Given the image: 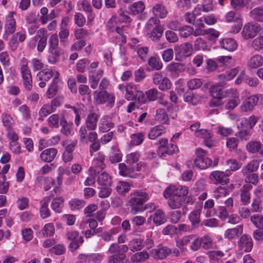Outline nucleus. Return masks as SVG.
<instances>
[{
    "mask_svg": "<svg viewBox=\"0 0 263 263\" xmlns=\"http://www.w3.org/2000/svg\"><path fill=\"white\" fill-rule=\"evenodd\" d=\"M184 100L193 105H197L199 103V99L195 97L192 91H186L183 96Z\"/></svg>",
    "mask_w": 263,
    "mask_h": 263,
    "instance_id": "3c124183",
    "label": "nucleus"
},
{
    "mask_svg": "<svg viewBox=\"0 0 263 263\" xmlns=\"http://www.w3.org/2000/svg\"><path fill=\"white\" fill-rule=\"evenodd\" d=\"M67 238L70 243L69 245V248L71 252L76 251L79 247L80 243L83 242V238L82 236H80L79 233L76 231H71L67 233Z\"/></svg>",
    "mask_w": 263,
    "mask_h": 263,
    "instance_id": "1a4fd4ad",
    "label": "nucleus"
},
{
    "mask_svg": "<svg viewBox=\"0 0 263 263\" xmlns=\"http://www.w3.org/2000/svg\"><path fill=\"white\" fill-rule=\"evenodd\" d=\"M55 71L50 69H45L37 73V77L41 81H48L52 77H55Z\"/></svg>",
    "mask_w": 263,
    "mask_h": 263,
    "instance_id": "79ce46f5",
    "label": "nucleus"
},
{
    "mask_svg": "<svg viewBox=\"0 0 263 263\" xmlns=\"http://www.w3.org/2000/svg\"><path fill=\"white\" fill-rule=\"evenodd\" d=\"M180 35L182 37H187L194 32V28L189 25H185L181 27L179 30Z\"/></svg>",
    "mask_w": 263,
    "mask_h": 263,
    "instance_id": "052dcab7",
    "label": "nucleus"
},
{
    "mask_svg": "<svg viewBox=\"0 0 263 263\" xmlns=\"http://www.w3.org/2000/svg\"><path fill=\"white\" fill-rule=\"evenodd\" d=\"M145 8V4L142 1L135 2L130 6V11L134 15L142 13Z\"/></svg>",
    "mask_w": 263,
    "mask_h": 263,
    "instance_id": "de8ad7c7",
    "label": "nucleus"
},
{
    "mask_svg": "<svg viewBox=\"0 0 263 263\" xmlns=\"http://www.w3.org/2000/svg\"><path fill=\"white\" fill-rule=\"evenodd\" d=\"M149 257V253L146 251H141L134 254L131 259L134 262H139L147 259Z\"/></svg>",
    "mask_w": 263,
    "mask_h": 263,
    "instance_id": "09e8293b",
    "label": "nucleus"
},
{
    "mask_svg": "<svg viewBox=\"0 0 263 263\" xmlns=\"http://www.w3.org/2000/svg\"><path fill=\"white\" fill-rule=\"evenodd\" d=\"M79 136L80 141L84 144L88 142L91 143L90 145V153L92 150L93 152H97L99 149L100 144L97 142L98 139V135L95 132H89L87 133V130L84 126L80 127L79 129Z\"/></svg>",
    "mask_w": 263,
    "mask_h": 263,
    "instance_id": "7ed1b4c3",
    "label": "nucleus"
},
{
    "mask_svg": "<svg viewBox=\"0 0 263 263\" xmlns=\"http://www.w3.org/2000/svg\"><path fill=\"white\" fill-rule=\"evenodd\" d=\"M220 44L222 48L230 51L235 50L237 47V43L231 38L223 39L220 41Z\"/></svg>",
    "mask_w": 263,
    "mask_h": 263,
    "instance_id": "393cba45",
    "label": "nucleus"
},
{
    "mask_svg": "<svg viewBox=\"0 0 263 263\" xmlns=\"http://www.w3.org/2000/svg\"><path fill=\"white\" fill-rule=\"evenodd\" d=\"M243 232L242 225L237 226L236 227L229 229L225 231L224 236L229 239L235 238L238 234H241Z\"/></svg>",
    "mask_w": 263,
    "mask_h": 263,
    "instance_id": "7c9ffc66",
    "label": "nucleus"
},
{
    "mask_svg": "<svg viewBox=\"0 0 263 263\" xmlns=\"http://www.w3.org/2000/svg\"><path fill=\"white\" fill-rule=\"evenodd\" d=\"M49 52L51 54H58L61 52L59 48V38L57 34L51 35L49 39Z\"/></svg>",
    "mask_w": 263,
    "mask_h": 263,
    "instance_id": "4be33fe9",
    "label": "nucleus"
},
{
    "mask_svg": "<svg viewBox=\"0 0 263 263\" xmlns=\"http://www.w3.org/2000/svg\"><path fill=\"white\" fill-rule=\"evenodd\" d=\"M47 38L46 36L36 35L32 37L29 43V46L31 49H34L36 46L39 52H42L47 45Z\"/></svg>",
    "mask_w": 263,
    "mask_h": 263,
    "instance_id": "9b49d317",
    "label": "nucleus"
},
{
    "mask_svg": "<svg viewBox=\"0 0 263 263\" xmlns=\"http://www.w3.org/2000/svg\"><path fill=\"white\" fill-rule=\"evenodd\" d=\"M175 189L172 187L170 189H165L163 192V196L165 199H168L167 204L171 209H178L183 204H188L192 201V196H187L182 199L175 194Z\"/></svg>",
    "mask_w": 263,
    "mask_h": 263,
    "instance_id": "f257e3e1",
    "label": "nucleus"
},
{
    "mask_svg": "<svg viewBox=\"0 0 263 263\" xmlns=\"http://www.w3.org/2000/svg\"><path fill=\"white\" fill-rule=\"evenodd\" d=\"M210 92L213 98H223V88L221 86H213L210 88Z\"/></svg>",
    "mask_w": 263,
    "mask_h": 263,
    "instance_id": "5fc2aeb1",
    "label": "nucleus"
},
{
    "mask_svg": "<svg viewBox=\"0 0 263 263\" xmlns=\"http://www.w3.org/2000/svg\"><path fill=\"white\" fill-rule=\"evenodd\" d=\"M258 101L259 96L257 95H254L247 97L240 106L241 110L245 112L252 110L254 107L258 103Z\"/></svg>",
    "mask_w": 263,
    "mask_h": 263,
    "instance_id": "ddd939ff",
    "label": "nucleus"
},
{
    "mask_svg": "<svg viewBox=\"0 0 263 263\" xmlns=\"http://www.w3.org/2000/svg\"><path fill=\"white\" fill-rule=\"evenodd\" d=\"M195 237L193 235L185 236L180 240L176 241V246L180 249H183V247L187 245Z\"/></svg>",
    "mask_w": 263,
    "mask_h": 263,
    "instance_id": "0e129e2a",
    "label": "nucleus"
},
{
    "mask_svg": "<svg viewBox=\"0 0 263 263\" xmlns=\"http://www.w3.org/2000/svg\"><path fill=\"white\" fill-rule=\"evenodd\" d=\"M172 187H174L176 191L175 193L174 192L175 194H176L181 198L183 199L186 197L191 196L190 195H188L189 189L187 186L183 185L176 186L175 185H171L166 189H170Z\"/></svg>",
    "mask_w": 263,
    "mask_h": 263,
    "instance_id": "f704fd0d",
    "label": "nucleus"
},
{
    "mask_svg": "<svg viewBox=\"0 0 263 263\" xmlns=\"http://www.w3.org/2000/svg\"><path fill=\"white\" fill-rule=\"evenodd\" d=\"M122 154L119 150H114L110 155L109 159L111 163L120 162L122 160Z\"/></svg>",
    "mask_w": 263,
    "mask_h": 263,
    "instance_id": "69168bd1",
    "label": "nucleus"
},
{
    "mask_svg": "<svg viewBox=\"0 0 263 263\" xmlns=\"http://www.w3.org/2000/svg\"><path fill=\"white\" fill-rule=\"evenodd\" d=\"M241 201L243 205H247L250 201V194L249 190L246 188L245 185L240 191Z\"/></svg>",
    "mask_w": 263,
    "mask_h": 263,
    "instance_id": "864d4df0",
    "label": "nucleus"
},
{
    "mask_svg": "<svg viewBox=\"0 0 263 263\" xmlns=\"http://www.w3.org/2000/svg\"><path fill=\"white\" fill-rule=\"evenodd\" d=\"M72 124L68 123L66 118L61 122L60 126H61V133L66 136L71 135V126Z\"/></svg>",
    "mask_w": 263,
    "mask_h": 263,
    "instance_id": "e2e57ef3",
    "label": "nucleus"
},
{
    "mask_svg": "<svg viewBox=\"0 0 263 263\" xmlns=\"http://www.w3.org/2000/svg\"><path fill=\"white\" fill-rule=\"evenodd\" d=\"M196 158L194 159V164L201 169H205L212 165V161L205 156V151L201 148L196 150Z\"/></svg>",
    "mask_w": 263,
    "mask_h": 263,
    "instance_id": "423d86ee",
    "label": "nucleus"
},
{
    "mask_svg": "<svg viewBox=\"0 0 263 263\" xmlns=\"http://www.w3.org/2000/svg\"><path fill=\"white\" fill-rule=\"evenodd\" d=\"M240 102L238 97H234L230 99L225 105L226 109L232 110L235 108Z\"/></svg>",
    "mask_w": 263,
    "mask_h": 263,
    "instance_id": "338daca9",
    "label": "nucleus"
},
{
    "mask_svg": "<svg viewBox=\"0 0 263 263\" xmlns=\"http://www.w3.org/2000/svg\"><path fill=\"white\" fill-rule=\"evenodd\" d=\"M95 99L99 103H107L108 106H112L114 102L115 98L109 95L105 90H101L99 92L95 91Z\"/></svg>",
    "mask_w": 263,
    "mask_h": 263,
    "instance_id": "f8f14e48",
    "label": "nucleus"
},
{
    "mask_svg": "<svg viewBox=\"0 0 263 263\" xmlns=\"http://www.w3.org/2000/svg\"><path fill=\"white\" fill-rule=\"evenodd\" d=\"M147 64L152 70H159L162 68L163 66L160 59L156 57H151L148 59Z\"/></svg>",
    "mask_w": 263,
    "mask_h": 263,
    "instance_id": "a19ab883",
    "label": "nucleus"
},
{
    "mask_svg": "<svg viewBox=\"0 0 263 263\" xmlns=\"http://www.w3.org/2000/svg\"><path fill=\"white\" fill-rule=\"evenodd\" d=\"M258 166L259 161L257 160H254L247 164L246 165L241 169V173L242 175L253 173L258 170Z\"/></svg>",
    "mask_w": 263,
    "mask_h": 263,
    "instance_id": "cd10ccee",
    "label": "nucleus"
},
{
    "mask_svg": "<svg viewBox=\"0 0 263 263\" xmlns=\"http://www.w3.org/2000/svg\"><path fill=\"white\" fill-rule=\"evenodd\" d=\"M201 214V209H196L189 215V218L192 223V227L194 229L198 228L200 222V216Z\"/></svg>",
    "mask_w": 263,
    "mask_h": 263,
    "instance_id": "473e14b6",
    "label": "nucleus"
},
{
    "mask_svg": "<svg viewBox=\"0 0 263 263\" xmlns=\"http://www.w3.org/2000/svg\"><path fill=\"white\" fill-rule=\"evenodd\" d=\"M65 118V116L63 114H53L48 118V124L51 128H58Z\"/></svg>",
    "mask_w": 263,
    "mask_h": 263,
    "instance_id": "412c9836",
    "label": "nucleus"
},
{
    "mask_svg": "<svg viewBox=\"0 0 263 263\" xmlns=\"http://www.w3.org/2000/svg\"><path fill=\"white\" fill-rule=\"evenodd\" d=\"M229 174L224 172L216 171L212 172L209 177L211 181L216 184L225 185L229 182Z\"/></svg>",
    "mask_w": 263,
    "mask_h": 263,
    "instance_id": "9d476101",
    "label": "nucleus"
},
{
    "mask_svg": "<svg viewBox=\"0 0 263 263\" xmlns=\"http://www.w3.org/2000/svg\"><path fill=\"white\" fill-rule=\"evenodd\" d=\"M128 247L133 252L140 251L143 247V240L141 238H133L128 242Z\"/></svg>",
    "mask_w": 263,
    "mask_h": 263,
    "instance_id": "bb28decb",
    "label": "nucleus"
},
{
    "mask_svg": "<svg viewBox=\"0 0 263 263\" xmlns=\"http://www.w3.org/2000/svg\"><path fill=\"white\" fill-rule=\"evenodd\" d=\"M245 176V181L246 183L256 185L259 181L258 176L255 173H248L247 175H243Z\"/></svg>",
    "mask_w": 263,
    "mask_h": 263,
    "instance_id": "13d9d810",
    "label": "nucleus"
},
{
    "mask_svg": "<svg viewBox=\"0 0 263 263\" xmlns=\"http://www.w3.org/2000/svg\"><path fill=\"white\" fill-rule=\"evenodd\" d=\"M184 69V65L180 63L173 62L168 64L166 67V70L167 71L174 73L182 72Z\"/></svg>",
    "mask_w": 263,
    "mask_h": 263,
    "instance_id": "ea45409f",
    "label": "nucleus"
},
{
    "mask_svg": "<svg viewBox=\"0 0 263 263\" xmlns=\"http://www.w3.org/2000/svg\"><path fill=\"white\" fill-rule=\"evenodd\" d=\"M85 205V202L81 199H72L69 202V205L71 210H78L83 208Z\"/></svg>",
    "mask_w": 263,
    "mask_h": 263,
    "instance_id": "6e6d98bb",
    "label": "nucleus"
},
{
    "mask_svg": "<svg viewBox=\"0 0 263 263\" xmlns=\"http://www.w3.org/2000/svg\"><path fill=\"white\" fill-rule=\"evenodd\" d=\"M2 120L4 126L10 130L14 124L13 118L10 115L4 113L2 115Z\"/></svg>",
    "mask_w": 263,
    "mask_h": 263,
    "instance_id": "4d7b16f0",
    "label": "nucleus"
},
{
    "mask_svg": "<svg viewBox=\"0 0 263 263\" xmlns=\"http://www.w3.org/2000/svg\"><path fill=\"white\" fill-rule=\"evenodd\" d=\"M238 247L240 251L249 252L253 248V241L250 236L244 234L242 235L238 241Z\"/></svg>",
    "mask_w": 263,
    "mask_h": 263,
    "instance_id": "4468645a",
    "label": "nucleus"
},
{
    "mask_svg": "<svg viewBox=\"0 0 263 263\" xmlns=\"http://www.w3.org/2000/svg\"><path fill=\"white\" fill-rule=\"evenodd\" d=\"M164 29L163 26L159 24L153 28L150 34V37L152 40H159L162 36Z\"/></svg>",
    "mask_w": 263,
    "mask_h": 263,
    "instance_id": "a18cd8bd",
    "label": "nucleus"
},
{
    "mask_svg": "<svg viewBox=\"0 0 263 263\" xmlns=\"http://www.w3.org/2000/svg\"><path fill=\"white\" fill-rule=\"evenodd\" d=\"M153 83L158 85L160 90L165 91L168 90L171 87V83L170 80L166 77L158 72L154 73L152 75Z\"/></svg>",
    "mask_w": 263,
    "mask_h": 263,
    "instance_id": "0eeeda50",
    "label": "nucleus"
},
{
    "mask_svg": "<svg viewBox=\"0 0 263 263\" xmlns=\"http://www.w3.org/2000/svg\"><path fill=\"white\" fill-rule=\"evenodd\" d=\"M50 200V197H46L41 201L42 206L40 210V214L43 219L46 218L50 215V210L47 205Z\"/></svg>",
    "mask_w": 263,
    "mask_h": 263,
    "instance_id": "c9c22d12",
    "label": "nucleus"
},
{
    "mask_svg": "<svg viewBox=\"0 0 263 263\" xmlns=\"http://www.w3.org/2000/svg\"><path fill=\"white\" fill-rule=\"evenodd\" d=\"M172 252V250L166 246H162L158 249H153L150 252L152 256L155 259H165Z\"/></svg>",
    "mask_w": 263,
    "mask_h": 263,
    "instance_id": "2eb2a0df",
    "label": "nucleus"
},
{
    "mask_svg": "<svg viewBox=\"0 0 263 263\" xmlns=\"http://www.w3.org/2000/svg\"><path fill=\"white\" fill-rule=\"evenodd\" d=\"M20 69L25 88L29 91L32 87V77L31 71L28 66L27 60L24 58L21 60Z\"/></svg>",
    "mask_w": 263,
    "mask_h": 263,
    "instance_id": "39448f33",
    "label": "nucleus"
},
{
    "mask_svg": "<svg viewBox=\"0 0 263 263\" xmlns=\"http://www.w3.org/2000/svg\"><path fill=\"white\" fill-rule=\"evenodd\" d=\"M250 15L252 18L259 22H263V9L260 7L254 8L250 11Z\"/></svg>",
    "mask_w": 263,
    "mask_h": 263,
    "instance_id": "c03bdc74",
    "label": "nucleus"
},
{
    "mask_svg": "<svg viewBox=\"0 0 263 263\" xmlns=\"http://www.w3.org/2000/svg\"><path fill=\"white\" fill-rule=\"evenodd\" d=\"M262 146V144L260 141L253 140L247 144L246 149L250 153H257L261 149Z\"/></svg>",
    "mask_w": 263,
    "mask_h": 263,
    "instance_id": "58836bf2",
    "label": "nucleus"
},
{
    "mask_svg": "<svg viewBox=\"0 0 263 263\" xmlns=\"http://www.w3.org/2000/svg\"><path fill=\"white\" fill-rule=\"evenodd\" d=\"M258 25L257 24L248 23L246 24L242 31V35L246 40L253 38L258 32Z\"/></svg>",
    "mask_w": 263,
    "mask_h": 263,
    "instance_id": "dca6fc26",
    "label": "nucleus"
},
{
    "mask_svg": "<svg viewBox=\"0 0 263 263\" xmlns=\"http://www.w3.org/2000/svg\"><path fill=\"white\" fill-rule=\"evenodd\" d=\"M252 48L255 51H259L263 48V36H258L254 39L252 44Z\"/></svg>",
    "mask_w": 263,
    "mask_h": 263,
    "instance_id": "774afa93",
    "label": "nucleus"
},
{
    "mask_svg": "<svg viewBox=\"0 0 263 263\" xmlns=\"http://www.w3.org/2000/svg\"><path fill=\"white\" fill-rule=\"evenodd\" d=\"M251 0H230L232 9L236 11H240L247 7Z\"/></svg>",
    "mask_w": 263,
    "mask_h": 263,
    "instance_id": "c756f323",
    "label": "nucleus"
},
{
    "mask_svg": "<svg viewBox=\"0 0 263 263\" xmlns=\"http://www.w3.org/2000/svg\"><path fill=\"white\" fill-rule=\"evenodd\" d=\"M153 222L157 226L163 224L166 221L164 213L160 209L156 210L153 217Z\"/></svg>",
    "mask_w": 263,
    "mask_h": 263,
    "instance_id": "e433bc0d",
    "label": "nucleus"
},
{
    "mask_svg": "<svg viewBox=\"0 0 263 263\" xmlns=\"http://www.w3.org/2000/svg\"><path fill=\"white\" fill-rule=\"evenodd\" d=\"M119 174L123 176L132 177L133 168L128 167L124 163L119 164Z\"/></svg>",
    "mask_w": 263,
    "mask_h": 263,
    "instance_id": "8fccbe9b",
    "label": "nucleus"
},
{
    "mask_svg": "<svg viewBox=\"0 0 263 263\" xmlns=\"http://www.w3.org/2000/svg\"><path fill=\"white\" fill-rule=\"evenodd\" d=\"M177 146L176 145L173 144H169V145L165 147L164 149L158 150V154L161 158H163L165 157L167 155H173L175 152Z\"/></svg>",
    "mask_w": 263,
    "mask_h": 263,
    "instance_id": "49530a36",
    "label": "nucleus"
},
{
    "mask_svg": "<svg viewBox=\"0 0 263 263\" xmlns=\"http://www.w3.org/2000/svg\"><path fill=\"white\" fill-rule=\"evenodd\" d=\"M36 183L39 184L41 186H43L45 191H48L51 186L48 185V183H51L52 185L55 184V180L50 177H45L43 176H39L36 178Z\"/></svg>",
    "mask_w": 263,
    "mask_h": 263,
    "instance_id": "c85d7f7f",
    "label": "nucleus"
},
{
    "mask_svg": "<svg viewBox=\"0 0 263 263\" xmlns=\"http://www.w3.org/2000/svg\"><path fill=\"white\" fill-rule=\"evenodd\" d=\"M175 51L180 57H187L190 56L193 51L192 44L190 43H185L184 44L177 46L175 47Z\"/></svg>",
    "mask_w": 263,
    "mask_h": 263,
    "instance_id": "6ab92c4d",
    "label": "nucleus"
},
{
    "mask_svg": "<svg viewBox=\"0 0 263 263\" xmlns=\"http://www.w3.org/2000/svg\"><path fill=\"white\" fill-rule=\"evenodd\" d=\"M156 117L158 120L163 123L168 124V117L164 109L159 108L156 110Z\"/></svg>",
    "mask_w": 263,
    "mask_h": 263,
    "instance_id": "603ef678",
    "label": "nucleus"
},
{
    "mask_svg": "<svg viewBox=\"0 0 263 263\" xmlns=\"http://www.w3.org/2000/svg\"><path fill=\"white\" fill-rule=\"evenodd\" d=\"M66 25V20L65 19H63L61 25V30L59 33L61 44L63 45L64 46H65L68 44V37L69 35V31L65 28Z\"/></svg>",
    "mask_w": 263,
    "mask_h": 263,
    "instance_id": "5701e85b",
    "label": "nucleus"
},
{
    "mask_svg": "<svg viewBox=\"0 0 263 263\" xmlns=\"http://www.w3.org/2000/svg\"><path fill=\"white\" fill-rule=\"evenodd\" d=\"M165 132V127L163 125H156L151 129L148 136L150 139L155 140Z\"/></svg>",
    "mask_w": 263,
    "mask_h": 263,
    "instance_id": "a878e982",
    "label": "nucleus"
},
{
    "mask_svg": "<svg viewBox=\"0 0 263 263\" xmlns=\"http://www.w3.org/2000/svg\"><path fill=\"white\" fill-rule=\"evenodd\" d=\"M58 151L55 148H47L41 153L40 158L44 162H51L54 159Z\"/></svg>",
    "mask_w": 263,
    "mask_h": 263,
    "instance_id": "aec40b11",
    "label": "nucleus"
},
{
    "mask_svg": "<svg viewBox=\"0 0 263 263\" xmlns=\"http://www.w3.org/2000/svg\"><path fill=\"white\" fill-rule=\"evenodd\" d=\"M263 64V57L259 54H255L250 58L248 66L251 68H257Z\"/></svg>",
    "mask_w": 263,
    "mask_h": 263,
    "instance_id": "2f4dec72",
    "label": "nucleus"
},
{
    "mask_svg": "<svg viewBox=\"0 0 263 263\" xmlns=\"http://www.w3.org/2000/svg\"><path fill=\"white\" fill-rule=\"evenodd\" d=\"M152 12L154 15V17L161 18H165L168 11L166 8L161 4H157L155 5L152 9Z\"/></svg>",
    "mask_w": 263,
    "mask_h": 263,
    "instance_id": "b1692460",
    "label": "nucleus"
},
{
    "mask_svg": "<svg viewBox=\"0 0 263 263\" xmlns=\"http://www.w3.org/2000/svg\"><path fill=\"white\" fill-rule=\"evenodd\" d=\"M216 61L220 65L225 67H230L233 64L232 59L230 56H220L216 59Z\"/></svg>",
    "mask_w": 263,
    "mask_h": 263,
    "instance_id": "bf43d9fd",
    "label": "nucleus"
},
{
    "mask_svg": "<svg viewBox=\"0 0 263 263\" xmlns=\"http://www.w3.org/2000/svg\"><path fill=\"white\" fill-rule=\"evenodd\" d=\"M59 73L58 71H55V77L53 78L52 83L46 92V96L49 99L54 97L60 89L59 83L60 81L59 79Z\"/></svg>",
    "mask_w": 263,
    "mask_h": 263,
    "instance_id": "a211bd4d",
    "label": "nucleus"
},
{
    "mask_svg": "<svg viewBox=\"0 0 263 263\" xmlns=\"http://www.w3.org/2000/svg\"><path fill=\"white\" fill-rule=\"evenodd\" d=\"M14 14L15 12L11 11L7 16L5 24V33L3 35V39L5 40H8L9 34H12L15 31L16 25L15 20L13 18Z\"/></svg>",
    "mask_w": 263,
    "mask_h": 263,
    "instance_id": "6e6552de",
    "label": "nucleus"
},
{
    "mask_svg": "<svg viewBox=\"0 0 263 263\" xmlns=\"http://www.w3.org/2000/svg\"><path fill=\"white\" fill-rule=\"evenodd\" d=\"M97 182L101 186H108L112 184L111 177L105 172H102L98 176Z\"/></svg>",
    "mask_w": 263,
    "mask_h": 263,
    "instance_id": "72a5a7b5",
    "label": "nucleus"
},
{
    "mask_svg": "<svg viewBox=\"0 0 263 263\" xmlns=\"http://www.w3.org/2000/svg\"><path fill=\"white\" fill-rule=\"evenodd\" d=\"M226 166L228 171H236L241 167V163L234 159H228L226 162Z\"/></svg>",
    "mask_w": 263,
    "mask_h": 263,
    "instance_id": "37998d69",
    "label": "nucleus"
},
{
    "mask_svg": "<svg viewBox=\"0 0 263 263\" xmlns=\"http://www.w3.org/2000/svg\"><path fill=\"white\" fill-rule=\"evenodd\" d=\"M99 115L95 112H91L87 114L85 120L86 129L94 132L97 126L98 122L99 119Z\"/></svg>",
    "mask_w": 263,
    "mask_h": 263,
    "instance_id": "f3484780",
    "label": "nucleus"
},
{
    "mask_svg": "<svg viewBox=\"0 0 263 263\" xmlns=\"http://www.w3.org/2000/svg\"><path fill=\"white\" fill-rule=\"evenodd\" d=\"M251 221L256 228L263 229V216L254 215L251 217Z\"/></svg>",
    "mask_w": 263,
    "mask_h": 263,
    "instance_id": "680f3d73",
    "label": "nucleus"
},
{
    "mask_svg": "<svg viewBox=\"0 0 263 263\" xmlns=\"http://www.w3.org/2000/svg\"><path fill=\"white\" fill-rule=\"evenodd\" d=\"M148 199V195L145 192L138 191L131 194L128 202L131 207L130 213L135 215L139 212L143 211L142 205Z\"/></svg>",
    "mask_w": 263,
    "mask_h": 263,
    "instance_id": "f03ea898",
    "label": "nucleus"
},
{
    "mask_svg": "<svg viewBox=\"0 0 263 263\" xmlns=\"http://www.w3.org/2000/svg\"><path fill=\"white\" fill-rule=\"evenodd\" d=\"M64 199L59 197L53 199L51 202V208L56 213H61L64 206Z\"/></svg>",
    "mask_w": 263,
    "mask_h": 263,
    "instance_id": "4c0bfd02",
    "label": "nucleus"
},
{
    "mask_svg": "<svg viewBox=\"0 0 263 263\" xmlns=\"http://www.w3.org/2000/svg\"><path fill=\"white\" fill-rule=\"evenodd\" d=\"M118 88L121 91H125V97L128 100H132L137 98L138 101H141V103L143 102L140 100V98L143 99V92L137 89V87L133 83H127L125 86L124 84H120Z\"/></svg>",
    "mask_w": 263,
    "mask_h": 263,
    "instance_id": "20e7f679",
    "label": "nucleus"
}]
</instances>
